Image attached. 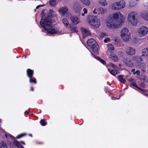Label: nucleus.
Masks as SVG:
<instances>
[{"label":"nucleus","instance_id":"nucleus-1","mask_svg":"<svg viewBox=\"0 0 148 148\" xmlns=\"http://www.w3.org/2000/svg\"><path fill=\"white\" fill-rule=\"evenodd\" d=\"M51 15L45 14L42 16L40 25L48 33L51 34L57 33V32L52 26Z\"/></svg>","mask_w":148,"mask_h":148},{"label":"nucleus","instance_id":"nucleus-2","mask_svg":"<svg viewBox=\"0 0 148 148\" xmlns=\"http://www.w3.org/2000/svg\"><path fill=\"white\" fill-rule=\"evenodd\" d=\"M124 17L120 12L114 14L112 17H109L108 20L107 25L109 28H118L121 26L124 21Z\"/></svg>","mask_w":148,"mask_h":148},{"label":"nucleus","instance_id":"nucleus-3","mask_svg":"<svg viewBox=\"0 0 148 148\" xmlns=\"http://www.w3.org/2000/svg\"><path fill=\"white\" fill-rule=\"evenodd\" d=\"M87 21L90 24L95 28H98L100 26V20L97 16H89Z\"/></svg>","mask_w":148,"mask_h":148},{"label":"nucleus","instance_id":"nucleus-4","mask_svg":"<svg viewBox=\"0 0 148 148\" xmlns=\"http://www.w3.org/2000/svg\"><path fill=\"white\" fill-rule=\"evenodd\" d=\"M87 44L88 46L92 49L94 53L96 54L98 53L99 46L94 39L90 38L88 39L87 42Z\"/></svg>","mask_w":148,"mask_h":148},{"label":"nucleus","instance_id":"nucleus-5","mask_svg":"<svg viewBox=\"0 0 148 148\" xmlns=\"http://www.w3.org/2000/svg\"><path fill=\"white\" fill-rule=\"evenodd\" d=\"M136 15L134 12H132L130 13L128 16V20L134 25H136L137 23V20L135 18Z\"/></svg>","mask_w":148,"mask_h":148},{"label":"nucleus","instance_id":"nucleus-6","mask_svg":"<svg viewBox=\"0 0 148 148\" xmlns=\"http://www.w3.org/2000/svg\"><path fill=\"white\" fill-rule=\"evenodd\" d=\"M129 31L128 29L125 28L123 29L121 32V36L125 41H128L129 39L131 38Z\"/></svg>","mask_w":148,"mask_h":148},{"label":"nucleus","instance_id":"nucleus-7","mask_svg":"<svg viewBox=\"0 0 148 148\" xmlns=\"http://www.w3.org/2000/svg\"><path fill=\"white\" fill-rule=\"evenodd\" d=\"M125 1H121L119 2H115L112 5V7L115 10H118L123 8L125 6Z\"/></svg>","mask_w":148,"mask_h":148},{"label":"nucleus","instance_id":"nucleus-8","mask_svg":"<svg viewBox=\"0 0 148 148\" xmlns=\"http://www.w3.org/2000/svg\"><path fill=\"white\" fill-rule=\"evenodd\" d=\"M143 53H145V54H143L139 58H138V56H135L134 57V59H136L139 58L140 61H143L144 57H146L147 58L148 60V47L145 48L143 50Z\"/></svg>","mask_w":148,"mask_h":148},{"label":"nucleus","instance_id":"nucleus-9","mask_svg":"<svg viewBox=\"0 0 148 148\" xmlns=\"http://www.w3.org/2000/svg\"><path fill=\"white\" fill-rule=\"evenodd\" d=\"M14 146L18 148H25L20 144V142L17 140H14L13 143L10 142V147L11 148H14Z\"/></svg>","mask_w":148,"mask_h":148},{"label":"nucleus","instance_id":"nucleus-10","mask_svg":"<svg viewBox=\"0 0 148 148\" xmlns=\"http://www.w3.org/2000/svg\"><path fill=\"white\" fill-rule=\"evenodd\" d=\"M75 12L78 14H80V11L82 9L81 5L78 3H75L73 6Z\"/></svg>","mask_w":148,"mask_h":148},{"label":"nucleus","instance_id":"nucleus-11","mask_svg":"<svg viewBox=\"0 0 148 148\" xmlns=\"http://www.w3.org/2000/svg\"><path fill=\"white\" fill-rule=\"evenodd\" d=\"M148 32V28L146 27L143 26L141 27L139 30V32L142 35V36H145Z\"/></svg>","mask_w":148,"mask_h":148},{"label":"nucleus","instance_id":"nucleus-12","mask_svg":"<svg viewBox=\"0 0 148 148\" xmlns=\"http://www.w3.org/2000/svg\"><path fill=\"white\" fill-rule=\"evenodd\" d=\"M123 61L127 66L130 67H132L134 65L132 62L129 59L124 58Z\"/></svg>","mask_w":148,"mask_h":148},{"label":"nucleus","instance_id":"nucleus-13","mask_svg":"<svg viewBox=\"0 0 148 148\" xmlns=\"http://www.w3.org/2000/svg\"><path fill=\"white\" fill-rule=\"evenodd\" d=\"M68 11V9L66 7L63 6L60 8L59 10V13L62 15H65L66 12Z\"/></svg>","mask_w":148,"mask_h":148},{"label":"nucleus","instance_id":"nucleus-14","mask_svg":"<svg viewBox=\"0 0 148 148\" xmlns=\"http://www.w3.org/2000/svg\"><path fill=\"white\" fill-rule=\"evenodd\" d=\"M71 19L74 24H77L80 22V20L79 17L77 16H74L71 17Z\"/></svg>","mask_w":148,"mask_h":148},{"label":"nucleus","instance_id":"nucleus-15","mask_svg":"<svg viewBox=\"0 0 148 148\" xmlns=\"http://www.w3.org/2000/svg\"><path fill=\"white\" fill-rule=\"evenodd\" d=\"M26 74L28 78L32 77V76H33L34 71L31 69H27L26 70Z\"/></svg>","mask_w":148,"mask_h":148},{"label":"nucleus","instance_id":"nucleus-16","mask_svg":"<svg viewBox=\"0 0 148 148\" xmlns=\"http://www.w3.org/2000/svg\"><path fill=\"white\" fill-rule=\"evenodd\" d=\"M138 66L139 68L141 69L143 72H145V70L146 68V66L145 64L143 62H139Z\"/></svg>","mask_w":148,"mask_h":148},{"label":"nucleus","instance_id":"nucleus-17","mask_svg":"<svg viewBox=\"0 0 148 148\" xmlns=\"http://www.w3.org/2000/svg\"><path fill=\"white\" fill-rule=\"evenodd\" d=\"M81 30L82 34L84 36H89L90 34L89 31H87L84 28H81Z\"/></svg>","mask_w":148,"mask_h":148},{"label":"nucleus","instance_id":"nucleus-18","mask_svg":"<svg viewBox=\"0 0 148 148\" xmlns=\"http://www.w3.org/2000/svg\"><path fill=\"white\" fill-rule=\"evenodd\" d=\"M70 30L72 32L76 33L78 32V30L76 26L73 25H70Z\"/></svg>","mask_w":148,"mask_h":148},{"label":"nucleus","instance_id":"nucleus-19","mask_svg":"<svg viewBox=\"0 0 148 148\" xmlns=\"http://www.w3.org/2000/svg\"><path fill=\"white\" fill-rule=\"evenodd\" d=\"M127 53L129 55H132L135 54V50L133 48L129 47V51H127Z\"/></svg>","mask_w":148,"mask_h":148},{"label":"nucleus","instance_id":"nucleus-20","mask_svg":"<svg viewBox=\"0 0 148 148\" xmlns=\"http://www.w3.org/2000/svg\"><path fill=\"white\" fill-rule=\"evenodd\" d=\"M94 57L96 60L99 61L103 65H105L106 64V62L105 60L102 59L100 57L97 56H96L95 55H93Z\"/></svg>","mask_w":148,"mask_h":148},{"label":"nucleus","instance_id":"nucleus-21","mask_svg":"<svg viewBox=\"0 0 148 148\" xmlns=\"http://www.w3.org/2000/svg\"><path fill=\"white\" fill-rule=\"evenodd\" d=\"M29 78V81L30 83L34 84H36L37 83L36 79L34 77L32 76V77Z\"/></svg>","mask_w":148,"mask_h":148},{"label":"nucleus","instance_id":"nucleus-22","mask_svg":"<svg viewBox=\"0 0 148 148\" xmlns=\"http://www.w3.org/2000/svg\"><path fill=\"white\" fill-rule=\"evenodd\" d=\"M118 79L120 82L123 83H124L126 82L125 78H123L122 75H119L118 77Z\"/></svg>","mask_w":148,"mask_h":148},{"label":"nucleus","instance_id":"nucleus-23","mask_svg":"<svg viewBox=\"0 0 148 148\" xmlns=\"http://www.w3.org/2000/svg\"><path fill=\"white\" fill-rule=\"evenodd\" d=\"M82 2L84 5L86 6H89L90 3V0H80Z\"/></svg>","mask_w":148,"mask_h":148},{"label":"nucleus","instance_id":"nucleus-24","mask_svg":"<svg viewBox=\"0 0 148 148\" xmlns=\"http://www.w3.org/2000/svg\"><path fill=\"white\" fill-rule=\"evenodd\" d=\"M142 16L144 20L148 21V11L143 13Z\"/></svg>","mask_w":148,"mask_h":148},{"label":"nucleus","instance_id":"nucleus-25","mask_svg":"<svg viewBox=\"0 0 148 148\" xmlns=\"http://www.w3.org/2000/svg\"><path fill=\"white\" fill-rule=\"evenodd\" d=\"M1 148H7V146L6 143L4 141H2L0 143Z\"/></svg>","mask_w":148,"mask_h":148},{"label":"nucleus","instance_id":"nucleus-26","mask_svg":"<svg viewBox=\"0 0 148 148\" xmlns=\"http://www.w3.org/2000/svg\"><path fill=\"white\" fill-rule=\"evenodd\" d=\"M40 123L41 125L45 126L47 124V123L45 119H41L40 122Z\"/></svg>","mask_w":148,"mask_h":148},{"label":"nucleus","instance_id":"nucleus-27","mask_svg":"<svg viewBox=\"0 0 148 148\" xmlns=\"http://www.w3.org/2000/svg\"><path fill=\"white\" fill-rule=\"evenodd\" d=\"M56 0H52L49 1V4L53 7L56 4Z\"/></svg>","mask_w":148,"mask_h":148},{"label":"nucleus","instance_id":"nucleus-28","mask_svg":"<svg viewBox=\"0 0 148 148\" xmlns=\"http://www.w3.org/2000/svg\"><path fill=\"white\" fill-rule=\"evenodd\" d=\"M99 3L102 6H105L107 4L105 0H100L99 1Z\"/></svg>","mask_w":148,"mask_h":148},{"label":"nucleus","instance_id":"nucleus-29","mask_svg":"<svg viewBox=\"0 0 148 148\" xmlns=\"http://www.w3.org/2000/svg\"><path fill=\"white\" fill-rule=\"evenodd\" d=\"M62 22L66 26H68L69 25V23L66 18H64L63 19Z\"/></svg>","mask_w":148,"mask_h":148},{"label":"nucleus","instance_id":"nucleus-30","mask_svg":"<svg viewBox=\"0 0 148 148\" xmlns=\"http://www.w3.org/2000/svg\"><path fill=\"white\" fill-rule=\"evenodd\" d=\"M108 71L111 74L114 76H115L117 73H115V71L114 69H108Z\"/></svg>","mask_w":148,"mask_h":148},{"label":"nucleus","instance_id":"nucleus-31","mask_svg":"<svg viewBox=\"0 0 148 148\" xmlns=\"http://www.w3.org/2000/svg\"><path fill=\"white\" fill-rule=\"evenodd\" d=\"M27 134L26 133H22L18 135L16 137V139H18L22 137H23L25 136Z\"/></svg>","mask_w":148,"mask_h":148},{"label":"nucleus","instance_id":"nucleus-32","mask_svg":"<svg viewBox=\"0 0 148 148\" xmlns=\"http://www.w3.org/2000/svg\"><path fill=\"white\" fill-rule=\"evenodd\" d=\"M138 79L141 80L145 81L146 79V77L144 74H142L141 76L138 77Z\"/></svg>","mask_w":148,"mask_h":148},{"label":"nucleus","instance_id":"nucleus-33","mask_svg":"<svg viewBox=\"0 0 148 148\" xmlns=\"http://www.w3.org/2000/svg\"><path fill=\"white\" fill-rule=\"evenodd\" d=\"M111 58L115 62H116L118 60V57L116 55L111 56Z\"/></svg>","mask_w":148,"mask_h":148},{"label":"nucleus","instance_id":"nucleus-34","mask_svg":"<svg viewBox=\"0 0 148 148\" xmlns=\"http://www.w3.org/2000/svg\"><path fill=\"white\" fill-rule=\"evenodd\" d=\"M100 12L102 14L105 13L106 12V10L105 9L100 8H99Z\"/></svg>","mask_w":148,"mask_h":148},{"label":"nucleus","instance_id":"nucleus-35","mask_svg":"<svg viewBox=\"0 0 148 148\" xmlns=\"http://www.w3.org/2000/svg\"><path fill=\"white\" fill-rule=\"evenodd\" d=\"M136 5V3L133 1H131L129 3V5L130 7H133Z\"/></svg>","mask_w":148,"mask_h":148},{"label":"nucleus","instance_id":"nucleus-36","mask_svg":"<svg viewBox=\"0 0 148 148\" xmlns=\"http://www.w3.org/2000/svg\"><path fill=\"white\" fill-rule=\"evenodd\" d=\"M131 85L134 86V87H136L138 89L139 87L137 86V84L135 82H132L131 84Z\"/></svg>","mask_w":148,"mask_h":148},{"label":"nucleus","instance_id":"nucleus-37","mask_svg":"<svg viewBox=\"0 0 148 148\" xmlns=\"http://www.w3.org/2000/svg\"><path fill=\"white\" fill-rule=\"evenodd\" d=\"M66 16L67 17H72L71 16V13L70 12H68L66 14Z\"/></svg>","mask_w":148,"mask_h":148},{"label":"nucleus","instance_id":"nucleus-38","mask_svg":"<svg viewBox=\"0 0 148 148\" xmlns=\"http://www.w3.org/2000/svg\"><path fill=\"white\" fill-rule=\"evenodd\" d=\"M110 39L108 38L104 39V42H105V43H107L108 42H110Z\"/></svg>","mask_w":148,"mask_h":148},{"label":"nucleus","instance_id":"nucleus-39","mask_svg":"<svg viewBox=\"0 0 148 148\" xmlns=\"http://www.w3.org/2000/svg\"><path fill=\"white\" fill-rule=\"evenodd\" d=\"M133 74H136L137 75H140V71L139 70H136L135 72L133 73Z\"/></svg>","mask_w":148,"mask_h":148},{"label":"nucleus","instance_id":"nucleus-40","mask_svg":"<svg viewBox=\"0 0 148 148\" xmlns=\"http://www.w3.org/2000/svg\"><path fill=\"white\" fill-rule=\"evenodd\" d=\"M138 89L140 90V91H141L143 92H146V90L143 89L140 87H139Z\"/></svg>","mask_w":148,"mask_h":148},{"label":"nucleus","instance_id":"nucleus-41","mask_svg":"<svg viewBox=\"0 0 148 148\" xmlns=\"http://www.w3.org/2000/svg\"><path fill=\"white\" fill-rule=\"evenodd\" d=\"M83 11H84V13L85 14L87 13L88 10L86 8H84Z\"/></svg>","mask_w":148,"mask_h":148},{"label":"nucleus","instance_id":"nucleus-42","mask_svg":"<svg viewBox=\"0 0 148 148\" xmlns=\"http://www.w3.org/2000/svg\"><path fill=\"white\" fill-rule=\"evenodd\" d=\"M109 49L110 50H113L114 49V48L113 45H111V46L109 48Z\"/></svg>","mask_w":148,"mask_h":148},{"label":"nucleus","instance_id":"nucleus-43","mask_svg":"<svg viewBox=\"0 0 148 148\" xmlns=\"http://www.w3.org/2000/svg\"><path fill=\"white\" fill-rule=\"evenodd\" d=\"M140 86L141 87H142V88H145V84L144 83H141V84H140Z\"/></svg>","mask_w":148,"mask_h":148},{"label":"nucleus","instance_id":"nucleus-44","mask_svg":"<svg viewBox=\"0 0 148 148\" xmlns=\"http://www.w3.org/2000/svg\"><path fill=\"white\" fill-rule=\"evenodd\" d=\"M112 67L114 69L117 68V66L113 64H112Z\"/></svg>","mask_w":148,"mask_h":148},{"label":"nucleus","instance_id":"nucleus-45","mask_svg":"<svg viewBox=\"0 0 148 148\" xmlns=\"http://www.w3.org/2000/svg\"><path fill=\"white\" fill-rule=\"evenodd\" d=\"M111 98L112 99L114 100H116V99H119V98H117L116 97H114V96L111 97Z\"/></svg>","mask_w":148,"mask_h":148},{"label":"nucleus","instance_id":"nucleus-46","mask_svg":"<svg viewBox=\"0 0 148 148\" xmlns=\"http://www.w3.org/2000/svg\"><path fill=\"white\" fill-rule=\"evenodd\" d=\"M118 38H116L115 39L114 41L116 43H119V41H118Z\"/></svg>","mask_w":148,"mask_h":148},{"label":"nucleus","instance_id":"nucleus-47","mask_svg":"<svg viewBox=\"0 0 148 148\" xmlns=\"http://www.w3.org/2000/svg\"><path fill=\"white\" fill-rule=\"evenodd\" d=\"M34 88H33V87H31V88H30V91H34Z\"/></svg>","mask_w":148,"mask_h":148},{"label":"nucleus","instance_id":"nucleus-48","mask_svg":"<svg viewBox=\"0 0 148 148\" xmlns=\"http://www.w3.org/2000/svg\"><path fill=\"white\" fill-rule=\"evenodd\" d=\"M25 113L26 114H29V112L28 111H26L25 112Z\"/></svg>","mask_w":148,"mask_h":148},{"label":"nucleus","instance_id":"nucleus-49","mask_svg":"<svg viewBox=\"0 0 148 148\" xmlns=\"http://www.w3.org/2000/svg\"><path fill=\"white\" fill-rule=\"evenodd\" d=\"M21 143H22L23 145H25V143L24 142H23V141H21L20 142Z\"/></svg>","mask_w":148,"mask_h":148},{"label":"nucleus","instance_id":"nucleus-50","mask_svg":"<svg viewBox=\"0 0 148 148\" xmlns=\"http://www.w3.org/2000/svg\"><path fill=\"white\" fill-rule=\"evenodd\" d=\"M96 10V9H94V10L93 11V13L94 14H97V13L95 12V10Z\"/></svg>","mask_w":148,"mask_h":148},{"label":"nucleus","instance_id":"nucleus-51","mask_svg":"<svg viewBox=\"0 0 148 148\" xmlns=\"http://www.w3.org/2000/svg\"><path fill=\"white\" fill-rule=\"evenodd\" d=\"M135 70V69H132V71H131V72H135L134 71Z\"/></svg>","mask_w":148,"mask_h":148},{"label":"nucleus","instance_id":"nucleus-52","mask_svg":"<svg viewBox=\"0 0 148 148\" xmlns=\"http://www.w3.org/2000/svg\"><path fill=\"white\" fill-rule=\"evenodd\" d=\"M29 136L32 137V134H29Z\"/></svg>","mask_w":148,"mask_h":148},{"label":"nucleus","instance_id":"nucleus-53","mask_svg":"<svg viewBox=\"0 0 148 148\" xmlns=\"http://www.w3.org/2000/svg\"><path fill=\"white\" fill-rule=\"evenodd\" d=\"M40 7V5H38L36 7V9H38V8L39 7Z\"/></svg>","mask_w":148,"mask_h":148},{"label":"nucleus","instance_id":"nucleus-54","mask_svg":"<svg viewBox=\"0 0 148 148\" xmlns=\"http://www.w3.org/2000/svg\"><path fill=\"white\" fill-rule=\"evenodd\" d=\"M24 57L25 58H27V55L26 54H25L24 55Z\"/></svg>","mask_w":148,"mask_h":148},{"label":"nucleus","instance_id":"nucleus-55","mask_svg":"<svg viewBox=\"0 0 148 148\" xmlns=\"http://www.w3.org/2000/svg\"><path fill=\"white\" fill-rule=\"evenodd\" d=\"M84 14H85V13H82V16H84L85 15Z\"/></svg>","mask_w":148,"mask_h":148},{"label":"nucleus","instance_id":"nucleus-56","mask_svg":"<svg viewBox=\"0 0 148 148\" xmlns=\"http://www.w3.org/2000/svg\"><path fill=\"white\" fill-rule=\"evenodd\" d=\"M40 6V7H43L44 6V5H39Z\"/></svg>","mask_w":148,"mask_h":148},{"label":"nucleus","instance_id":"nucleus-57","mask_svg":"<svg viewBox=\"0 0 148 148\" xmlns=\"http://www.w3.org/2000/svg\"><path fill=\"white\" fill-rule=\"evenodd\" d=\"M102 34H103V36L105 35V34L104 33H103Z\"/></svg>","mask_w":148,"mask_h":148},{"label":"nucleus","instance_id":"nucleus-58","mask_svg":"<svg viewBox=\"0 0 148 148\" xmlns=\"http://www.w3.org/2000/svg\"><path fill=\"white\" fill-rule=\"evenodd\" d=\"M133 80V79L132 78L131 79V80H130V81H131V80Z\"/></svg>","mask_w":148,"mask_h":148},{"label":"nucleus","instance_id":"nucleus-59","mask_svg":"<svg viewBox=\"0 0 148 148\" xmlns=\"http://www.w3.org/2000/svg\"><path fill=\"white\" fill-rule=\"evenodd\" d=\"M51 10V11L52 12V11H53V10Z\"/></svg>","mask_w":148,"mask_h":148},{"label":"nucleus","instance_id":"nucleus-60","mask_svg":"<svg viewBox=\"0 0 148 148\" xmlns=\"http://www.w3.org/2000/svg\"><path fill=\"white\" fill-rule=\"evenodd\" d=\"M5 135H6V136L7 137V136L6 135V134Z\"/></svg>","mask_w":148,"mask_h":148}]
</instances>
